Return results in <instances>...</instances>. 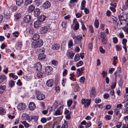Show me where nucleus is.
<instances>
[{"instance_id": "1", "label": "nucleus", "mask_w": 128, "mask_h": 128, "mask_svg": "<svg viewBox=\"0 0 128 128\" xmlns=\"http://www.w3.org/2000/svg\"><path fill=\"white\" fill-rule=\"evenodd\" d=\"M44 44L42 40L40 39L36 42L34 43L32 42L31 44V46L32 48H39L42 46Z\"/></svg>"}, {"instance_id": "2", "label": "nucleus", "mask_w": 128, "mask_h": 128, "mask_svg": "<svg viewBox=\"0 0 128 128\" xmlns=\"http://www.w3.org/2000/svg\"><path fill=\"white\" fill-rule=\"evenodd\" d=\"M50 26L48 25H46L40 28V31L42 34H44L50 31Z\"/></svg>"}, {"instance_id": "3", "label": "nucleus", "mask_w": 128, "mask_h": 128, "mask_svg": "<svg viewBox=\"0 0 128 128\" xmlns=\"http://www.w3.org/2000/svg\"><path fill=\"white\" fill-rule=\"evenodd\" d=\"M119 21L123 20L126 21V20L128 18L127 15L123 12L118 16Z\"/></svg>"}, {"instance_id": "4", "label": "nucleus", "mask_w": 128, "mask_h": 128, "mask_svg": "<svg viewBox=\"0 0 128 128\" xmlns=\"http://www.w3.org/2000/svg\"><path fill=\"white\" fill-rule=\"evenodd\" d=\"M91 100V99L89 100H87L84 98H82L81 101V103L82 104H84V106L85 108H87L90 105Z\"/></svg>"}, {"instance_id": "5", "label": "nucleus", "mask_w": 128, "mask_h": 128, "mask_svg": "<svg viewBox=\"0 0 128 128\" xmlns=\"http://www.w3.org/2000/svg\"><path fill=\"white\" fill-rule=\"evenodd\" d=\"M26 105L24 103H19L17 106V108L18 110H22L25 109Z\"/></svg>"}, {"instance_id": "6", "label": "nucleus", "mask_w": 128, "mask_h": 128, "mask_svg": "<svg viewBox=\"0 0 128 128\" xmlns=\"http://www.w3.org/2000/svg\"><path fill=\"white\" fill-rule=\"evenodd\" d=\"M32 18L31 16L29 15H26L23 18L24 22L26 23H28L30 21Z\"/></svg>"}, {"instance_id": "7", "label": "nucleus", "mask_w": 128, "mask_h": 128, "mask_svg": "<svg viewBox=\"0 0 128 128\" xmlns=\"http://www.w3.org/2000/svg\"><path fill=\"white\" fill-rule=\"evenodd\" d=\"M50 3L48 1L46 2L42 5L43 8L44 9H48L50 7Z\"/></svg>"}, {"instance_id": "8", "label": "nucleus", "mask_w": 128, "mask_h": 128, "mask_svg": "<svg viewBox=\"0 0 128 128\" xmlns=\"http://www.w3.org/2000/svg\"><path fill=\"white\" fill-rule=\"evenodd\" d=\"M54 81L52 79H49L46 82V84L48 87H51L53 85Z\"/></svg>"}, {"instance_id": "9", "label": "nucleus", "mask_w": 128, "mask_h": 128, "mask_svg": "<svg viewBox=\"0 0 128 128\" xmlns=\"http://www.w3.org/2000/svg\"><path fill=\"white\" fill-rule=\"evenodd\" d=\"M36 107L35 104L33 102H30L28 105V108L29 110H34Z\"/></svg>"}, {"instance_id": "10", "label": "nucleus", "mask_w": 128, "mask_h": 128, "mask_svg": "<svg viewBox=\"0 0 128 128\" xmlns=\"http://www.w3.org/2000/svg\"><path fill=\"white\" fill-rule=\"evenodd\" d=\"M52 68L50 66H47L45 68V72L46 74H50L52 73Z\"/></svg>"}, {"instance_id": "11", "label": "nucleus", "mask_w": 128, "mask_h": 128, "mask_svg": "<svg viewBox=\"0 0 128 128\" xmlns=\"http://www.w3.org/2000/svg\"><path fill=\"white\" fill-rule=\"evenodd\" d=\"M27 32L30 34H33L35 32L34 29L32 28L31 27H29L26 30Z\"/></svg>"}, {"instance_id": "12", "label": "nucleus", "mask_w": 128, "mask_h": 128, "mask_svg": "<svg viewBox=\"0 0 128 128\" xmlns=\"http://www.w3.org/2000/svg\"><path fill=\"white\" fill-rule=\"evenodd\" d=\"M31 38L33 40H37L39 39L40 35L37 33H35L31 36Z\"/></svg>"}, {"instance_id": "13", "label": "nucleus", "mask_w": 128, "mask_h": 128, "mask_svg": "<svg viewBox=\"0 0 128 128\" xmlns=\"http://www.w3.org/2000/svg\"><path fill=\"white\" fill-rule=\"evenodd\" d=\"M35 66L36 68V70L39 71L41 70L42 69V65L39 62L36 63Z\"/></svg>"}, {"instance_id": "14", "label": "nucleus", "mask_w": 128, "mask_h": 128, "mask_svg": "<svg viewBox=\"0 0 128 128\" xmlns=\"http://www.w3.org/2000/svg\"><path fill=\"white\" fill-rule=\"evenodd\" d=\"M35 6L33 4L31 5L28 8V12L29 13H31L35 9Z\"/></svg>"}, {"instance_id": "15", "label": "nucleus", "mask_w": 128, "mask_h": 128, "mask_svg": "<svg viewBox=\"0 0 128 128\" xmlns=\"http://www.w3.org/2000/svg\"><path fill=\"white\" fill-rule=\"evenodd\" d=\"M127 42V40L126 38H124L122 40V43L123 44V48L125 50L126 52H127V49L126 46V43Z\"/></svg>"}, {"instance_id": "16", "label": "nucleus", "mask_w": 128, "mask_h": 128, "mask_svg": "<svg viewBox=\"0 0 128 128\" xmlns=\"http://www.w3.org/2000/svg\"><path fill=\"white\" fill-rule=\"evenodd\" d=\"M34 15L35 17L38 16L40 13V10L38 8H36L34 10Z\"/></svg>"}, {"instance_id": "17", "label": "nucleus", "mask_w": 128, "mask_h": 128, "mask_svg": "<svg viewBox=\"0 0 128 128\" xmlns=\"http://www.w3.org/2000/svg\"><path fill=\"white\" fill-rule=\"evenodd\" d=\"M36 98L39 100H41L44 98L45 96L43 94H38L37 95Z\"/></svg>"}, {"instance_id": "18", "label": "nucleus", "mask_w": 128, "mask_h": 128, "mask_svg": "<svg viewBox=\"0 0 128 128\" xmlns=\"http://www.w3.org/2000/svg\"><path fill=\"white\" fill-rule=\"evenodd\" d=\"M62 110L60 107H59L55 112L54 114L56 115H60L62 114Z\"/></svg>"}, {"instance_id": "19", "label": "nucleus", "mask_w": 128, "mask_h": 128, "mask_svg": "<svg viewBox=\"0 0 128 128\" xmlns=\"http://www.w3.org/2000/svg\"><path fill=\"white\" fill-rule=\"evenodd\" d=\"M46 58V55L44 54H40L38 56V59L39 60H42Z\"/></svg>"}, {"instance_id": "20", "label": "nucleus", "mask_w": 128, "mask_h": 128, "mask_svg": "<svg viewBox=\"0 0 128 128\" xmlns=\"http://www.w3.org/2000/svg\"><path fill=\"white\" fill-rule=\"evenodd\" d=\"M16 5L18 6H20L23 4L24 0H16Z\"/></svg>"}, {"instance_id": "21", "label": "nucleus", "mask_w": 128, "mask_h": 128, "mask_svg": "<svg viewBox=\"0 0 128 128\" xmlns=\"http://www.w3.org/2000/svg\"><path fill=\"white\" fill-rule=\"evenodd\" d=\"M52 48L54 50H57L59 49L60 46L58 44H54L52 45Z\"/></svg>"}, {"instance_id": "22", "label": "nucleus", "mask_w": 128, "mask_h": 128, "mask_svg": "<svg viewBox=\"0 0 128 128\" xmlns=\"http://www.w3.org/2000/svg\"><path fill=\"white\" fill-rule=\"evenodd\" d=\"M96 94L95 89L94 87H92L91 90L90 95L91 96L94 97Z\"/></svg>"}, {"instance_id": "23", "label": "nucleus", "mask_w": 128, "mask_h": 128, "mask_svg": "<svg viewBox=\"0 0 128 128\" xmlns=\"http://www.w3.org/2000/svg\"><path fill=\"white\" fill-rule=\"evenodd\" d=\"M46 18V17L45 16L43 15H41L39 16L38 20L40 22H42L45 20Z\"/></svg>"}, {"instance_id": "24", "label": "nucleus", "mask_w": 128, "mask_h": 128, "mask_svg": "<svg viewBox=\"0 0 128 128\" xmlns=\"http://www.w3.org/2000/svg\"><path fill=\"white\" fill-rule=\"evenodd\" d=\"M38 20L35 22L34 24V28H38L40 26V25Z\"/></svg>"}, {"instance_id": "25", "label": "nucleus", "mask_w": 128, "mask_h": 128, "mask_svg": "<svg viewBox=\"0 0 128 128\" xmlns=\"http://www.w3.org/2000/svg\"><path fill=\"white\" fill-rule=\"evenodd\" d=\"M45 75V73L44 72H39L37 74L38 77L40 78L44 77Z\"/></svg>"}, {"instance_id": "26", "label": "nucleus", "mask_w": 128, "mask_h": 128, "mask_svg": "<svg viewBox=\"0 0 128 128\" xmlns=\"http://www.w3.org/2000/svg\"><path fill=\"white\" fill-rule=\"evenodd\" d=\"M6 76L4 74H2L0 75V84L2 82L6 80Z\"/></svg>"}, {"instance_id": "27", "label": "nucleus", "mask_w": 128, "mask_h": 128, "mask_svg": "<svg viewBox=\"0 0 128 128\" xmlns=\"http://www.w3.org/2000/svg\"><path fill=\"white\" fill-rule=\"evenodd\" d=\"M20 122L24 125V127L26 128H28L30 126V125L27 123L25 121H20Z\"/></svg>"}, {"instance_id": "28", "label": "nucleus", "mask_w": 128, "mask_h": 128, "mask_svg": "<svg viewBox=\"0 0 128 128\" xmlns=\"http://www.w3.org/2000/svg\"><path fill=\"white\" fill-rule=\"evenodd\" d=\"M9 76L12 78L14 80H16L18 78V76H17L14 75V74L12 73H10L9 74Z\"/></svg>"}, {"instance_id": "29", "label": "nucleus", "mask_w": 128, "mask_h": 128, "mask_svg": "<svg viewBox=\"0 0 128 128\" xmlns=\"http://www.w3.org/2000/svg\"><path fill=\"white\" fill-rule=\"evenodd\" d=\"M6 112V110L3 108L0 107V114L4 115L5 114Z\"/></svg>"}, {"instance_id": "30", "label": "nucleus", "mask_w": 128, "mask_h": 128, "mask_svg": "<svg viewBox=\"0 0 128 128\" xmlns=\"http://www.w3.org/2000/svg\"><path fill=\"white\" fill-rule=\"evenodd\" d=\"M6 88L4 86H0V93L2 94L4 92Z\"/></svg>"}, {"instance_id": "31", "label": "nucleus", "mask_w": 128, "mask_h": 128, "mask_svg": "<svg viewBox=\"0 0 128 128\" xmlns=\"http://www.w3.org/2000/svg\"><path fill=\"white\" fill-rule=\"evenodd\" d=\"M9 86L10 88H12L14 85V82L12 80H10L9 82Z\"/></svg>"}, {"instance_id": "32", "label": "nucleus", "mask_w": 128, "mask_h": 128, "mask_svg": "<svg viewBox=\"0 0 128 128\" xmlns=\"http://www.w3.org/2000/svg\"><path fill=\"white\" fill-rule=\"evenodd\" d=\"M33 0H26L24 2V5L26 6L31 4Z\"/></svg>"}, {"instance_id": "33", "label": "nucleus", "mask_w": 128, "mask_h": 128, "mask_svg": "<svg viewBox=\"0 0 128 128\" xmlns=\"http://www.w3.org/2000/svg\"><path fill=\"white\" fill-rule=\"evenodd\" d=\"M34 2L38 6L41 4L42 3V0H35Z\"/></svg>"}, {"instance_id": "34", "label": "nucleus", "mask_w": 128, "mask_h": 128, "mask_svg": "<svg viewBox=\"0 0 128 128\" xmlns=\"http://www.w3.org/2000/svg\"><path fill=\"white\" fill-rule=\"evenodd\" d=\"M100 35H101L100 37H101V39L106 38L104 32H101L100 33Z\"/></svg>"}, {"instance_id": "35", "label": "nucleus", "mask_w": 128, "mask_h": 128, "mask_svg": "<svg viewBox=\"0 0 128 128\" xmlns=\"http://www.w3.org/2000/svg\"><path fill=\"white\" fill-rule=\"evenodd\" d=\"M94 24L96 28H98V27L99 23L97 20L96 19L95 20Z\"/></svg>"}, {"instance_id": "36", "label": "nucleus", "mask_w": 128, "mask_h": 128, "mask_svg": "<svg viewBox=\"0 0 128 128\" xmlns=\"http://www.w3.org/2000/svg\"><path fill=\"white\" fill-rule=\"evenodd\" d=\"M116 50L117 51H119L122 50L121 46L120 45H116L115 46Z\"/></svg>"}, {"instance_id": "37", "label": "nucleus", "mask_w": 128, "mask_h": 128, "mask_svg": "<svg viewBox=\"0 0 128 128\" xmlns=\"http://www.w3.org/2000/svg\"><path fill=\"white\" fill-rule=\"evenodd\" d=\"M15 19L17 20L20 17V14L19 13H17L14 15Z\"/></svg>"}, {"instance_id": "38", "label": "nucleus", "mask_w": 128, "mask_h": 128, "mask_svg": "<svg viewBox=\"0 0 128 128\" xmlns=\"http://www.w3.org/2000/svg\"><path fill=\"white\" fill-rule=\"evenodd\" d=\"M80 56L79 54H76L74 57V60L76 61L80 59Z\"/></svg>"}, {"instance_id": "39", "label": "nucleus", "mask_w": 128, "mask_h": 128, "mask_svg": "<svg viewBox=\"0 0 128 128\" xmlns=\"http://www.w3.org/2000/svg\"><path fill=\"white\" fill-rule=\"evenodd\" d=\"M22 45V43L21 41H20L18 42L16 44V46L19 48H20Z\"/></svg>"}, {"instance_id": "40", "label": "nucleus", "mask_w": 128, "mask_h": 128, "mask_svg": "<svg viewBox=\"0 0 128 128\" xmlns=\"http://www.w3.org/2000/svg\"><path fill=\"white\" fill-rule=\"evenodd\" d=\"M79 27V25L78 22H77L76 23L75 26L74 27V30H78Z\"/></svg>"}, {"instance_id": "41", "label": "nucleus", "mask_w": 128, "mask_h": 128, "mask_svg": "<svg viewBox=\"0 0 128 128\" xmlns=\"http://www.w3.org/2000/svg\"><path fill=\"white\" fill-rule=\"evenodd\" d=\"M84 69V67H82L80 69L78 68L77 70V71L78 72H80V74H82L83 73V70Z\"/></svg>"}, {"instance_id": "42", "label": "nucleus", "mask_w": 128, "mask_h": 128, "mask_svg": "<svg viewBox=\"0 0 128 128\" xmlns=\"http://www.w3.org/2000/svg\"><path fill=\"white\" fill-rule=\"evenodd\" d=\"M122 125V123L121 122H118L116 124V126L117 128H120Z\"/></svg>"}, {"instance_id": "43", "label": "nucleus", "mask_w": 128, "mask_h": 128, "mask_svg": "<svg viewBox=\"0 0 128 128\" xmlns=\"http://www.w3.org/2000/svg\"><path fill=\"white\" fill-rule=\"evenodd\" d=\"M84 63L82 60L78 62L76 64V66L77 67L80 66L83 64Z\"/></svg>"}, {"instance_id": "44", "label": "nucleus", "mask_w": 128, "mask_h": 128, "mask_svg": "<svg viewBox=\"0 0 128 128\" xmlns=\"http://www.w3.org/2000/svg\"><path fill=\"white\" fill-rule=\"evenodd\" d=\"M113 42L114 44H116L118 42V39L116 37H113L112 38Z\"/></svg>"}, {"instance_id": "45", "label": "nucleus", "mask_w": 128, "mask_h": 128, "mask_svg": "<svg viewBox=\"0 0 128 128\" xmlns=\"http://www.w3.org/2000/svg\"><path fill=\"white\" fill-rule=\"evenodd\" d=\"M89 30L91 33H92L94 32V30L92 26L90 25L89 26Z\"/></svg>"}, {"instance_id": "46", "label": "nucleus", "mask_w": 128, "mask_h": 128, "mask_svg": "<svg viewBox=\"0 0 128 128\" xmlns=\"http://www.w3.org/2000/svg\"><path fill=\"white\" fill-rule=\"evenodd\" d=\"M112 116L110 115H106L105 116V119L107 120H109L111 119Z\"/></svg>"}, {"instance_id": "47", "label": "nucleus", "mask_w": 128, "mask_h": 128, "mask_svg": "<svg viewBox=\"0 0 128 128\" xmlns=\"http://www.w3.org/2000/svg\"><path fill=\"white\" fill-rule=\"evenodd\" d=\"M80 22H81L82 24V30H86V28L85 26L84 25V24L83 23V22L82 21H81Z\"/></svg>"}, {"instance_id": "48", "label": "nucleus", "mask_w": 128, "mask_h": 128, "mask_svg": "<svg viewBox=\"0 0 128 128\" xmlns=\"http://www.w3.org/2000/svg\"><path fill=\"white\" fill-rule=\"evenodd\" d=\"M73 45V44L72 42V40H69L68 42V48H70Z\"/></svg>"}, {"instance_id": "49", "label": "nucleus", "mask_w": 128, "mask_h": 128, "mask_svg": "<svg viewBox=\"0 0 128 128\" xmlns=\"http://www.w3.org/2000/svg\"><path fill=\"white\" fill-rule=\"evenodd\" d=\"M66 79L65 78H63L62 80V85L63 86H64L66 82Z\"/></svg>"}, {"instance_id": "50", "label": "nucleus", "mask_w": 128, "mask_h": 128, "mask_svg": "<svg viewBox=\"0 0 128 128\" xmlns=\"http://www.w3.org/2000/svg\"><path fill=\"white\" fill-rule=\"evenodd\" d=\"M38 116H33L31 117V118L32 119H34L35 121L38 120Z\"/></svg>"}, {"instance_id": "51", "label": "nucleus", "mask_w": 128, "mask_h": 128, "mask_svg": "<svg viewBox=\"0 0 128 128\" xmlns=\"http://www.w3.org/2000/svg\"><path fill=\"white\" fill-rule=\"evenodd\" d=\"M68 126L67 123L66 122L64 123V124H62V126L61 127V128H67Z\"/></svg>"}, {"instance_id": "52", "label": "nucleus", "mask_w": 128, "mask_h": 128, "mask_svg": "<svg viewBox=\"0 0 128 128\" xmlns=\"http://www.w3.org/2000/svg\"><path fill=\"white\" fill-rule=\"evenodd\" d=\"M72 103V100H68L67 102V105L68 106L70 107Z\"/></svg>"}, {"instance_id": "53", "label": "nucleus", "mask_w": 128, "mask_h": 128, "mask_svg": "<svg viewBox=\"0 0 128 128\" xmlns=\"http://www.w3.org/2000/svg\"><path fill=\"white\" fill-rule=\"evenodd\" d=\"M85 80L84 77L83 76L81 77L80 79V82L84 83Z\"/></svg>"}, {"instance_id": "54", "label": "nucleus", "mask_w": 128, "mask_h": 128, "mask_svg": "<svg viewBox=\"0 0 128 128\" xmlns=\"http://www.w3.org/2000/svg\"><path fill=\"white\" fill-rule=\"evenodd\" d=\"M101 101L100 99L99 98H96L95 100V102L96 104H98Z\"/></svg>"}, {"instance_id": "55", "label": "nucleus", "mask_w": 128, "mask_h": 128, "mask_svg": "<svg viewBox=\"0 0 128 128\" xmlns=\"http://www.w3.org/2000/svg\"><path fill=\"white\" fill-rule=\"evenodd\" d=\"M41 122L42 123L46 122L47 121L46 118H42L40 120Z\"/></svg>"}, {"instance_id": "56", "label": "nucleus", "mask_w": 128, "mask_h": 128, "mask_svg": "<svg viewBox=\"0 0 128 128\" xmlns=\"http://www.w3.org/2000/svg\"><path fill=\"white\" fill-rule=\"evenodd\" d=\"M116 82L112 83V84L111 86V88L112 89H114L116 86Z\"/></svg>"}, {"instance_id": "57", "label": "nucleus", "mask_w": 128, "mask_h": 128, "mask_svg": "<svg viewBox=\"0 0 128 128\" xmlns=\"http://www.w3.org/2000/svg\"><path fill=\"white\" fill-rule=\"evenodd\" d=\"M52 64L56 66L58 64V62L56 60H53L52 61Z\"/></svg>"}, {"instance_id": "58", "label": "nucleus", "mask_w": 128, "mask_h": 128, "mask_svg": "<svg viewBox=\"0 0 128 128\" xmlns=\"http://www.w3.org/2000/svg\"><path fill=\"white\" fill-rule=\"evenodd\" d=\"M99 50L100 52L102 54L105 52V50L104 49L102 46H100L99 48Z\"/></svg>"}, {"instance_id": "59", "label": "nucleus", "mask_w": 128, "mask_h": 128, "mask_svg": "<svg viewBox=\"0 0 128 128\" xmlns=\"http://www.w3.org/2000/svg\"><path fill=\"white\" fill-rule=\"evenodd\" d=\"M67 24L66 22H62V27L64 28H66Z\"/></svg>"}, {"instance_id": "60", "label": "nucleus", "mask_w": 128, "mask_h": 128, "mask_svg": "<svg viewBox=\"0 0 128 128\" xmlns=\"http://www.w3.org/2000/svg\"><path fill=\"white\" fill-rule=\"evenodd\" d=\"M101 39L102 40V42L104 44H106L107 42L106 38H104Z\"/></svg>"}, {"instance_id": "61", "label": "nucleus", "mask_w": 128, "mask_h": 128, "mask_svg": "<svg viewBox=\"0 0 128 128\" xmlns=\"http://www.w3.org/2000/svg\"><path fill=\"white\" fill-rule=\"evenodd\" d=\"M119 37L121 38H122L124 37V34L122 31L120 32L119 33Z\"/></svg>"}, {"instance_id": "62", "label": "nucleus", "mask_w": 128, "mask_h": 128, "mask_svg": "<svg viewBox=\"0 0 128 128\" xmlns=\"http://www.w3.org/2000/svg\"><path fill=\"white\" fill-rule=\"evenodd\" d=\"M18 31H16L12 33V34L14 35V36L16 37H18Z\"/></svg>"}, {"instance_id": "63", "label": "nucleus", "mask_w": 128, "mask_h": 128, "mask_svg": "<svg viewBox=\"0 0 128 128\" xmlns=\"http://www.w3.org/2000/svg\"><path fill=\"white\" fill-rule=\"evenodd\" d=\"M114 68H110L108 70V72L110 74L112 73L114 71Z\"/></svg>"}, {"instance_id": "64", "label": "nucleus", "mask_w": 128, "mask_h": 128, "mask_svg": "<svg viewBox=\"0 0 128 128\" xmlns=\"http://www.w3.org/2000/svg\"><path fill=\"white\" fill-rule=\"evenodd\" d=\"M110 5L112 6V7L116 8V3L112 2L110 4Z\"/></svg>"}]
</instances>
